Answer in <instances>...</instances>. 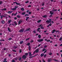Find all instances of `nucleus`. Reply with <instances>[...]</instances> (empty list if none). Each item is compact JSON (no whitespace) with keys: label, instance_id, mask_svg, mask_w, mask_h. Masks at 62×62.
Here are the masks:
<instances>
[{"label":"nucleus","instance_id":"de8ad7c7","mask_svg":"<svg viewBox=\"0 0 62 62\" xmlns=\"http://www.w3.org/2000/svg\"><path fill=\"white\" fill-rule=\"evenodd\" d=\"M29 16V15L28 14H26V15H25V16Z\"/></svg>","mask_w":62,"mask_h":62},{"label":"nucleus","instance_id":"6ab92c4d","mask_svg":"<svg viewBox=\"0 0 62 62\" xmlns=\"http://www.w3.org/2000/svg\"><path fill=\"white\" fill-rule=\"evenodd\" d=\"M12 12V11H11V12H10V11H8V13L9 14H10V13H11Z\"/></svg>","mask_w":62,"mask_h":62},{"label":"nucleus","instance_id":"8fccbe9b","mask_svg":"<svg viewBox=\"0 0 62 62\" xmlns=\"http://www.w3.org/2000/svg\"><path fill=\"white\" fill-rule=\"evenodd\" d=\"M12 62H15V61L14 60H12Z\"/></svg>","mask_w":62,"mask_h":62},{"label":"nucleus","instance_id":"0e129e2a","mask_svg":"<svg viewBox=\"0 0 62 62\" xmlns=\"http://www.w3.org/2000/svg\"><path fill=\"white\" fill-rule=\"evenodd\" d=\"M44 47L45 48H46V47H47V46H44Z\"/></svg>","mask_w":62,"mask_h":62},{"label":"nucleus","instance_id":"2eb2a0df","mask_svg":"<svg viewBox=\"0 0 62 62\" xmlns=\"http://www.w3.org/2000/svg\"><path fill=\"white\" fill-rule=\"evenodd\" d=\"M53 60L54 61H56V62H58V60L55 59H53Z\"/></svg>","mask_w":62,"mask_h":62},{"label":"nucleus","instance_id":"13d9d810","mask_svg":"<svg viewBox=\"0 0 62 62\" xmlns=\"http://www.w3.org/2000/svg\"><path fill=\"white\" fill-rule=\"evenodd\" d=\"M11 39H12L11 38H10L8 39L9 40H10Z\"/></svg>","mask_w":62,"mask_h":62},{"label":"nucleus","instance_id":"e433bc0d","mask_svg":"<svg viewBox=\"0 0 62 62\" xmlns=\"http://www.w3.org/2000/svg\"><path fill=\"white\" fill-rule=\"evenodd\" d=\"M25 55H26V56H27L28 54L27 53H25Z\"/></svg>","mask_w":62,"mask_h":62},{"label":"nucleus","instance_id":"09e8293b","mask_svg":"<svg viewBox=\"0 0 62 62\" xmlns=\"http://www.w3.org/2000/svg\"><path fill=\"white\" fill-rule=\"evenodd\" d=\"M12 51H13L14 52H16V51L14 50H13Z\"/></svg>","mask_w":62,"mask_h":62},{"label":"nucleus","instance_id":"9b49d317","mask_svg":"<svg viewBox=\"0 0 62 62\" xmlns=\"http://www.w3.org/2000/svg\"><path fill=\"white\" fill-rule=\"evenodd\" d=\"M16 5H17L19 6H21V4L19 3H17V2H16Z\"/></svg>","mask_w":62,"mask_h":62},{"label":"nucleus","instance_id":"6e6552de","mask_svg":"<svg viewBox=\"0 0 62 62\" xmlns=\"http://www.w3.org/2000/svg\"><path fill=\"white\" fill-rule=\"evenodd\" d=\"M56 31V30H52V34H53Z\"/></svg>","mask_w":62,"mask_h":62},{"label":"nucleus","instance_id":"69168bd1","mask_svg":"<svg viewBox=\"0 0 62 62\" xmlns=\"http://www.w3.org/2000/svg\"><path fill=\"white\" fill-rule=\"evenodd\" d=\"M42 61H43V62H46V61H44V59H43L42 60Z\"/></svg>","mask_w":62,"mask_h":62},{"label":"nucleus","instance_id":"72a5a7b5","mask_svg":"<svg viewBox=\"0 0 62 62\" xmlns=\"http://www.w3.org/2000/svg\"><path fill=\"white\" fill-rule=\"evenodd\" d=\"M21 60H22V58L21 57L19 58L18 59L19 61H21Z\"/></svg>","mask_w":62,"mask_h":62},{"label":"nucleus","instance_id":"3c124183","mask_svg":"<svg viewBox=\"0 0 62 62\" xmlns=\"http://www.w3.org/2000/svg\"><path fill=\"white\" fill-rule=\"evenodd\" d=\"M46 41L47 42H50V40H47V41Z\"/></svg>","mask_w":62,"mask_h":62},{"label":"nucleus","instance_id":"cd10ccee","mask_svg":"<svg viewBox=\"0 0 62 62\" xmlns=\"http://www.w3.org/2000/svg\"><path fill=\"white\" fill-rule=\"evenodd\" d=\"M17 17L18 18H20V17H21V16L20 15H17Z\"/></svg>","mask_w":62,"mask_h":62},{"label":"nucleus","instance_id":"dca6fc26","mask_svg":"<svg viewBox=\"0 0 62 62\" xmlns=\"http://www.w3.org/2000/svg\"><path fill=\"white\" fill-rule=\"evenodd\" d=\"M44 55V54L42 53L40 55V56H41V57H43V55Z\"/></svg>","mask_w":62,"mask_h":62},{"label":"nucleus","instance_id":"37998d69","mask_svg":"<svg viewBox=\"0 0 62 62\" xmlns=\"http://www.w3.org/2000/svg\"><path fill=\"white\" fill-rule=\"evenodd\" d=\"M15 60H17L18 59V58H14Z\"/></svg>","mask_w":62,"mask_h":62},{"label":"nucleus","instance_id":"393cba45","mask_svg":"<svg viewBox=\"0 0 62 62\" xmlns=\"http://www.w3.org/2000/svg\"><path fill=\"white\" fill-rule=\"evenodd\" d=\"M7 10V9L6 8L1 9V10L2 11V10Z\"/></svg>","mask_w":62,"mask_h":62},{"label":"nucleus","instance_id":"7c9ffc66","mask_svg":"<svg viewBox=\"0 0 62 62\" xmlns=\"http://www.w3.org/2000/svg\"><path fill=\"white\" fill-rule=\"evenodd\" d=\"M44 2H43V3H42V6H44Z\"/></svg>","mask_w":62,"mask_h":62},{"label":"nucleus","instance_id":"864d4df0","mask_svg":"<svg viewBox=\"0 0 62 62\" xmlns=\"http://www.w3.org/2000/svg\"><path fill=\"white\" fill-rule=\"evenodd\" d=\"M49 26H52V23H50L49 25Z\"/></svg>","mask_w":62,"mask_h":62},{"label":"nucleus","instance_id":"a19ab883","mask_svg":"<svg viewBox=\"0 0 62 62\" xmlns=\"http://www.w3.org/2000/svg\"><path fill=\"white\" fill-rule=\"evenodd\" d=\"M0 41H5V40L4 39H1L0 40Z\"/></svg>","mask_w":62,"mask_h":62},{"label":"nucleus","instance_id":"2f4dec72","mask_svg":"<svg viewBox=\"0 0 62 62\" xmlns=\"http://www.w3.org/2000/svg\"><path fill=\"white\" fill-rule=\"evenodd\" d=\"M23 41H21L20 42V44H22V43H23Z\"/></svg>","mask_w":62,"mask_h":62},{"label":"nucleus","instance_id":"9d476101","mask_svg":"<svg viewBox=\"0 0 62 62\" xmlns=\"http://www.w3.org/2000/svg\"><path fill=\"white\" fill-rule=\"evenodd\" d=\"M39 49H37L35 51V52H36V53H38L39 52Z\"/></svg>","mask_w":62,"mask_h":62},{"label":"nucleus","instance_id":"a211bd4d","mask_svg":"<svg viewBox=\"0 0 62 62\" xmlns=\"http://www.w3.org/2000/svg\"><path fill=\"white\" fill-rule=\"evenodd\" d=\"M17 9V8H11V10H16V9Z\"/></svg>","mask_w":62,"mask_h":62},{"label":"nucleus","instance_id":"a18cd8bd","mask_svg":"<svg viewBox=\"0 0 62 62\" xmlns=\"http://www.w3.org/2000/svg\"><path fill=\"white\" fill-rule=\"evenodd\" d=\"M29 39H30V38H28L27 39H26V41H27V40H29Z\"/></svg>","mask_w":62,"mask_h":62},{"label":"nucleus","instance_id":"c756f323","mask_svg":"<svg viewBox=\"0 0 62 62\" xmlns=\"http://www.w3.org/2000/svg\"><path fill=\"white\" fill-rule=\"evenodd\" d=\"M14 49H16V48H18V46H14Z\"/></svg>","mask_w":62,"mask_h":62},{"label":"nucleus","instance_id":"338daca9","mask_svg":"<svg viewBox=\"0 0 62 62\" xmlns=\"http://www.w3.org/2000/svg\"><path fill=\"white\" fill-rule=\"evenodd\" d=\"M52 15H51L50 16V17H52Z\"/></svg>","mask_w":62,"mask_h":62},{"label":"nucleus","instance_id":"774afa93","mask_svg":"<svg viewBox=\"0 0 62 62\" xmlns=\"http://www.w3.org/2000/svg\"><path fill=\"white\" fill-rule=\"evenodd\" d=\"M57 55H58H58H59V53H56Z\"/></svg>","mask_w":62,"mask_h":62},{"label":"nucleus","instance_id":"412c9836","mask_svg":"<svg viewBox=\"0 0 62 62\" xmlns=\"http://www.w3.org/2000/svg\"><path fill=\"white\" fill-rule=\"evenodd\" d=\"M41 20H39L37 22L38 23H40V22H41Z\"/></svg>","mask_w":62,"mask_h":62},{"label":"nucleus","instance_id":"39448f33","mask_svg":"<svg viewBox=\"0 0 62 62\" xmlns=\"http://www.w3.org/2000/svg\"><path fill=\"white\" fill-rule=\"evenodd\" d=\"M24 30L23 29H21L19 31V32H22L23 33V31Z\"/></svg>","mask_w":62,"mask_h":62},{"label":"nucleus","instance_id":"aec40b11","mask_svg":"<svg viewBox=\"0 0 62 62\" xmlns=\"http://www.w3.org/2000/svg\"><path fill=\"white\" fill-rule=\"evenodd\" d=\"M38 38L39 39H40L41 38V35H39L38 36Z\"/></svg>","mask_w":62,"mask_h":62},{"label":"nucleus","instance_id":"4d7b16f0","mask_svg":"<svg viewBox=\"0 0 62 62\" xmlns=\"http://www.w3.org/2000/svg\"><path fill=\"white\" fill-rule=\"evenodd\" d=\"M47 52V50H46V51H45L44 52V54H45V53H46Z\"/></svg>","mask_w":62,"mask_h":62},{"label":"nucleus","instance_id":"c85d7f7f","mask_svg":"<svg viewBox=\"0 0 62 62\" xmlns=\"http://www.w3.org/2000/svg\"><path fill=\"white\" fill-rule=\"evenodd\" d=\"M29 50H31V46H29Z\"/></svg>","mask_w":62,"mask_h":62},{"label":"nucleus","instance_id":"7ed1b4c3","mask_svg":"<svg viewBox=\"0 0 62 62\" xmlns=\"http://www.w3.org/2000/svg\"><path fill=\"white\" fill-rule=\"evenodd\" d=\"M26 56L25 55H23L22 57V59H26L27 58Z\"/></svg>","mask_w":62,"mask_h":62},{"label":"nucleus","instance_id":"052dcab7","mask_svg":"<svg viewBox=\"0 0 62 62\" xmlns=\"http://www.w3.org/2000/svg\"><path fill=\"white\" fill-rule=\"evenodd\" d=\"M53 11H57V10H56V9H55L54 10H53Z\"/></svg>","mask_w":62,"mask_h":62},{"label":"nucleus","instance_id":"58836bf2","mask_svg":"<svg viewBox=\"0 0 62 62\" xmlns=\"http://www.w3.org/2000/svg\"><path fill=\"white\" fill-rule=\"evenodd\" d=\"M52 54V53H50L49 54V55H51Z\"/></svg>","mask_w":62,"mask_h":62},{"label":"nucleus","instance_id":"f704fd0d","mask_svg":"<svg viewBox=\"0 0 62 62\" xmlns=\"http://www.w3.org/2000/svg\"><path fill=\"white\" fill-rule=\"evenodd\" d=\"M46 50V49H45V48H43L42 50V52H44L45 51V50Z\"/></svg>","mask_w":62,"mask_h":62},{"label":"nucleus","instance_id":"b1692460","mask_svg":"<svg viewBox=\"0 0 62 62\" xmlns=\"http://www.w3.org/2000/svg\"><path fill=\"white\" fill-rule=\"evenodd\" d=\"M21 10L22 11H24V8H22L21 9Z\"/></svg>","mask_w":62,"mask_h":62},{"label":"nucleus","instance_id":"49530a36","mask_svg":"<svg viewBox=\"0 0 62 62\" xmlns=\"http://www.w3.org/2000/svg\"><path fill=\"white\" fill-rule=\"evenodd\" d=\"M25 14V12H24L22 13V15H24V14Z\"/></svg>","mask_w":62,"mask_h":62},{"label":"nucleus","instance_id":"a878e982","mask_svg":"<svg viewBox=\"0 0 62 62\" xmlns=\"http://www.w3.org/2000/svg\"><path fill=\"white\" fill-rule=\"evenodd\" d=\"M30 31V28H29V29H26L25 30V31Z\"/></svg>","mask_w":62,"mask_h":62},{"label":"nucleus","instance_id":"f8f14e48","mask_svg":"<svg viewBox=\"0 0 62 62\" xmlns=\"http://www.w3.org/2000/svg\"><path fill=\"white\" fill-rule=\"evenodd\" d=\"M43 17L44 18H46L47 17V15H45L44 16H43Z\"/></svg>","mask_w":62,"mask_h":62},{"label":"nucleus","instance_id":"20e7f679","mask_svg":"<svg viewBox=\"0 0 62 62\" xmlns=\"http://www.w3.org/2000/svg\"><path fill=\"white\" fill-rule=\"evenodd\" d=\"M52 61V59L51 58H49L47 60V62H50Z\"/></svg>","mask_w":62,"mask_h":62},{"label":"nucleus","instance_id":"473e14b6","mask_svg":"<svg viewBox=\"0 0 62 62\" xmlns=\"http://www.w3.org/2000/svg\"><path fill=\"white\" fill-rule=\"evenodd\" d=\"M30 44V43H28L26 45H27V46H29Z\"/></svg>","mask_w":62,"mask_h":62},{"label":"nucleus","instance_id":"4be33fe9","mask_svg":"<svg viewBox=\"0 0 62 62\" xmlns=\"http://www.w3.org/2000/svg\"><path fill=\"white\" fill-rule=\"evenodd\" d=\"M8 31H9V32H11V31H10V29L9 28H8Z\"/></svg>","mask_w":62,"mask_h":62},{"label":"nucleus","instance_id":"1a4fd4ad","mask_svg":"<svg viewBox=\"0 0 62 62\" xmlns=\"http://www.w3.org/2000/svg\"><path fill=\"white\" fill-rule=\"evenodd\" d=\"M36 55H38V54H37V55H35L34 56H31L29 57V58H32V57H35V56H36Z\"/></svg>","mask_w":62,"mask_h":62},{"label":"nucleus","instance_id":"c03bdc74","mask_svg":"<svg viewBox=\"0 0 62 62\" xmlns=\"http://www.w3.org/2000/svg\"><path fill=\"white\" fill-rule=\"evenodd\" d=\"M29 3V1H27L26 2H25V3L26 4H27V3Z\"/></svg>","mask_w":62,"mask_h":62},{"label":"nucleus","instance_id":"e2e57ef3","mask_svg":"<svg viewBox=\"0 0 62 62\" xmlns=\"http://www.w3.org/2000/svg\"><path fill=\"white\" fill-rule=\"evenodd\" d=\"M46 54L44 56V57H46Z\"/></svg>","mask_w":62,"mask_h":62},{"label":"nucleus","instance_id":"603ef678","mask_svg":"<svg viewBox=\"0 0 62 62\" xmlns=\"http://www.w3.org/2000/svg\"><path fill=\"white\" fill-rule=\"evenodd\" d=\"M2 1H0V5H1V4H2Z\"/></svg>","mask_w":62,"mask_h":62},{"label":"nucleus","instance_id":"bf43d9fd","mask_svg":"<svg viewBox=\"0 0 62 62\" xmlns=\"http://www.w3.org/2000/svg\"><path fill=\"white\" fill-rule=\"evenodd\" d=\"M56 33H58V32H59V31H56Z\"/></svg>","mask_w":62,"mask_h":62},{"label":"nucleus","instance_id":"c9c22d12","mask_svg":"<svg viewBox=\"0 0 62 62\" xmlns=\"http://www.w3.org/2000/svg\"><path fill=\"white\" fill-rule=\"evenodd\" d=\"M17 14H18V13L16 12V13H15L14 14V16H16L17 15Z\"/></svg>","mask_w":62,"mask_h":62},{"label":"nucleus","instance_id":"79ce46f5","mask_svg":"<svg viewBox=\"0 0 62 62\" xmlns=\"http://www.w3.org/2000/svg\"><path fill=\"white\" fill-rule=\"evenodd\" d=\"M22 50L21 49L19 50V53H22Z\"/></svg>","mask_w":62,"mask_h":62},{"label":"nucleus","instance_id":"f257e3e1","mask_svg":"<svg viewBox=\"0 0 62 62\" xmlns=\"http://www.w3.org/2000/svg\"><path fill=\"white\" fill-rule=\"evenodd\" d=\"M51 19H49V20H46V23H51Z\"/></svg>","mask_w":62,"mask_h":62},{"label":"nucleus","instance_id":"0eeeda50","mask_svg":"<svg viewBox=\"0 0 62 62\" xmlns=\"http://www.w3.org/2000/svg\"><path fill=\"white\" fill-rule=\"evenodd\" d=\"M23 22V21L20 20L18 22V25L22 23V22Z\"/></svg>","mask_w":62,"mask_h":62},{"label":"nucleus","instance_id":"5701e85b","mask_svg":"<svg viewBox=\"0 0 62 62\" xmlns=\"http://www.w3.org/2000/svg\"><path fill=\"white\" fill-rule=\"evenodd\" d=\"M11 21H12L11 19L9 20L8 21V23H11Z\"/></svg>","mask_w":62,"mask_h":62},{"label":"nucleus","instance_id":"4468645a","mask_svg":"<svg viewBox=\"0 0 62 62\" xmlns=\"http://www.w3.org/2000/svg\"><path fill=\"white\" fill-rule=\"evenodd\" d=\"M50 14H52V15H53V14H54V13L52 11H50Z\"/></svg>","mask_w":62,"mask_h":62},{"label":"nucleus","instance_id":"f03ea898","mask_svg":"<svg viewBox=\"0 0 62 62\" xmlns=\"http://www.w3.org/2000/svg\"><path fill=\"white\" fill-rule=\"evenodd\" d=\"M43 41V39H39L37 40V41L39 42H40Z\"/></svg>","mask_w":62,"mask_h":62},{"label":"nucleus","instance_id":"ddd939ff","mask_svg":"<svg viewBox=\"0 0 62 62\" xmlns=\"http://www.w3.org/2000/svg\"><path fill=\"white\" fill-rule=\"evenodd\" d=\"M29 56H32L33 55V54H31V53L30 52L29 53Z\"/></svg>","mask_w":62,"mask_h":62},{"label":"nucleus","instance_id":"423d86ee","mask_svg":"<svg viewBox=\"0 0 62 62\" xmlns=\"http://www.w3.org/2000/svg\"><path fill=\"white\" fill-rule=\"evenodd\" d=\"M40 28H38V29H37V32H39V33H40V32H41V31L39 30H40Z\"/></svg>","mask_w":62,"mask_h":62},{"label":"nucleus","instance_id":"ea45409f","mask_svg":"<svg viewBox=\"0 0 62 62\" xmlns=\"http://www.w3.org/2000/svg\"><path fill=\"white\" fill-rule=\"evenodd\" d=\"M62 37H61L59 39V40H60V41H61L62 40Z\"/></svg>","mask_w":62,"mask_h":62},{"label":"nucleus","instance_id":"5fc2aeb1","mask_svg":"<svg viewBox=\"0 0 62 62\" xmlns=\"http://www.w3.org/2000/svg\"><path fill=\"white\" fill-rule=\"evenodd\" d=\"M31 7V5H29L28 6V8H30V7Z\"/></svg>","mask_w":62,"mask_h":62},{"label":"nucleus","instance_id":"6e6d98bb","mask_svg":"<svg viewBox=\"0 0 62 62\" xmlns=\"http://www.w3.org/2000/svg\"><path fill=\"white\" fill-rule=\"evenodd\" d=\"M7 59L6 58H4V61H6V60H7Z\"/></svg>","mask_w":62,"mask_h":62},{"label":"nucleus","instance_id":"f3484780","mask_svg":"<svg viewBox=\"0 0 62 62\" xmlns=\"http://www.w3.org/2000/svg\"><path fill=\"white\" fill-rule=\"evenodd\" d=\"M26 20L27 21V20H28V19H29V17H27L26 18Z\"/></svg>","mask_w":62,"mask_h":62},{"label":"nucleus","instance_id":"680f3d73","mask_svg":"<svg viewBox=\"0 0 62 62\" xmlns=\"http://www.w3.org/2000/svg\"><path fill=\"white\" fill-rule=\"evenodd\" d=\"M33 32L34 33H36V31H33Z\"/></svg>","mask_w":62,"mask_h":62},{"label":"nucleus","instance_id":"4c0bfd02","mask_svg":"<svg viewBox=\"0 0 62 62\" xmlns=\"http://www.w3.org/2000/svg\"><path fill=\"white\" fill-rule=\"evenodd\" d=\"M1 23H5V21H1Z\"/></svg>","mask_w":62,"mask_h":62},{"label":"nucleus","instance_id":"bb28decb","mask_svg":"<svg viewBox=\"0 0 62 62\" xmlns=\"http://www.w3.org/2000/svg\"><path fill=\"white\" fill-rule=\"evenodd\" d=\"M40 28L42 29H44V27L43 26H41L40 27Z\"/></svg>","mask_w":62,"mask_h":62}]
</instances>
